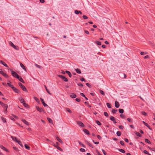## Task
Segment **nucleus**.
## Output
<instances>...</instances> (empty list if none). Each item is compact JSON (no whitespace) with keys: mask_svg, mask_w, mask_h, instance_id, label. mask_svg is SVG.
<instances>
[{"mask_svg":"<svg viewBox=\"0 0 155 155\" xmlns=\"http://www.w3.org/2000/svg\"><path fill=\"white\" fill-rule=\"evenodd\" d=\"M121 117L122 118H124L125 117V116L124 114H120V115Z\"/></svg>","mask_w":155,"mask_h":155,"instance_id":"49530a36","label":"nucleus"},{"mask_svg":"<svg viewBox=\"0 0 155 155\" xmlns=\"http://www.w3.org/2000/svg\"><path fill=\"white\" fill-rule=\"evenodd\" d=\"M0 147L2 149H3L6 152H8V150L5 147H4L3 146L1 145L0 146Z\"/></svg>","mask_w":155,"mask_h":155,"instance_id":"4468645a","label":"nucleus"},{"mask_svg":"<svg viewBox=\"0 0 155 155\" xmlns=\"http://www.w3.org/2000/svg\"><path fill=\"white\" fill-rule=\"evenodd\" d=\"M100 93L103 95H104V92L102 90H100Z\"/></svg>","mask_w":155,"mask_h":155,"instance_id":"09e8293b","label":"nucleus"},{"mask_svg":"<svg viewBox=\"0 0 155 155\" xmlns=\"http://www.w3.org/2000/svg\"><path fill=\"white\" fill-rule=\"evenodd\" d=\"M121 75H123L124 76V78H126L127 76H126V75L125 74L123 73H121Z\"/></svg>","mask_w":155,"mask_h":155,"instance_id":"680f3d73","label":"nucleus"},{"mask_svg":"<svg viewBox=\"0 0 155 155\" xmlns=\"http://www.w3.org/2000/svg\"><path fill=\"white\" fill-rule=\"evenodd\" d=\"M77 124L80 126L82 127H84L85 125L81 121H77Z\"/></svg>","mask_w":155,"mask_h":155,"instance_id":"423d86ee","label":"nucleus"},{"mask_svg":"<svg viewBox=\"0 0 155 155\" xmlns=\"http://www.w3.org/2000/svg\"><path fill=\"white\" fill-rule=\"evenodd\" d=\"M118 110L119 113L121 114H123L124 112V110L123 109H119Z\"/></svg>","mask_w":155,"mask_h":155,"instance_id":"b1692460","label":"nucleus"},{"mask_svg":"<svg viewBox=\"0 0 155 155\" xmlns=\"http://www.w3.org/2000/svg\"><path fill=\"white\" fill-rule=\"evenodd\" d=\"M80 94L81 96L84 97L86 100H88V98L86 97H85V95L83 93H81Z\"/></svg>","mask_w":155,"mask_h":155,"instance_id":"c756f323","label":"nucleus"},{"mask_svg":"<svg viewBox=\"0 0 155 155\" xmlns=\"http://www.w3.org/2000/svg\"><path fill=\"white\" fill-rule=\"evenodd\" d=\"M2 106L4 108L6 109V110H5V111H6V112H7V109L8 107V105L6 104H4L3 105H2Z\"/></svg>","mask_w":155,"mask_h":155,"instance_id":"9d476101","label":"nucleus"},{"mask_svg":"<svg viewBox=\"0 0 155 155\" xmlns=\"http://www.w3.org/2000/svg\"><path fill=\"white\" fill-rule=\"evenodd\" d=\"M10 70L11 72V74L15 78H17L19 77V75L15 72L13 71L11 69H8Z\"/></svg>","mask_w":155,"mask_h":155,"instance_id":"f257e3e1","label":"nucleus"},{"mask_svg":"<svg viewBox=\"0 0 155 155\" xmlns=\"http://www.w3.org/2000/svg\"><path fill=\"white\" fill-rule=\"evenodd\" d=\"M0 73L2 74L3 76H4L6 78H8V75L5 73L4 72L2 71H0Z\"/></svg>","mask_w":155,"mask_h":155,"instance_id":"20e7f679","label":"nucleus"},{"mask_svg":"<svg viewBox=\"0 0 155 155\" xmlns=\"http://www.w3.org/2000/svg\"><path fill=\"white\" fill-rule=\"evenodd\" d=\"M21 120L26 125H29V123L25 119H22Z\"/></svg>","mask_w":155,"mask_h":155,"instance_id":"f8f14e48","label":"nucleus"},{"mask_svg":"<svg viewBox=\"0 0 155 155\" xmlns=\"http://www.w3.org/2000/svg\"><path fill=\"white\" fill-rule=\"evenodd\" d=\"M143 122L144 124L149 129H150V128L149 126V125L147 123H146L145 122H144L143 121Z\"/></svg>","mask_w":155,"mask_h":155,"instance_id":"a211bd4d","label":"nucleus"},{"mask_svg":"<svg viewBox=\"0 0 155 155\" xmlns=\"http://www.w3.org/2000/svg\"><path fill=\"white\" fill-rule=\"evenodd\" d=\"M16 142L18 143L21 146H22V143H21V142L20 141H19V140H17L16 141Z\"/></svg>","mask_w":155,"mask_h":155,"instance_id":"ea45409f","label":"nucleus"},{"mask_svg":"<svg viewBox=\"0 0 155 155\" xmlns=\"http://www.w3.org/2000/svg\"><path fill=\"white\" fill-rule=\"evenodd\" d=\"M18 85L22 90L25 92H27V90L25 87L21 83L19 82L18 83Z\"/></svg>","mask_w":155,"mask_h":155,"instance_id":"f03ea898","label":"nucleus"},{"mask_svg":"<svg viewBox=\"0 0 155 155\" xmlns=\"http://www.w3.org/2000/svg\"><path fill=\"white\" fill-rule=\"evenodd\" d=\"M10 45L13 48H14V49L16 50H18V49L17 48H18L13 43H12V42H10Z\"/></svg>","mask_w":155,"mask_h":155,"instance_id":"6e6552de","label":"nucleus"},{"mask_svg":"<svg viewBox=\"0 0 155 155\" xmlns=\"http://www.w3.org/2000/svg\"><path fill=\"white\" fill-rule=\"evenodd\" d=\"M104 115L105 116H106V117H108V114L107 112H104Z\"/></svg>","mask_w":155,"mask_h":155,"instance_id":"de8ad7c7","label":"nucleus"},{"mask_svg":"<svg viewBox=\"0 0 155 155\" xmlns=\"http://www.w3.org/2000/svg\"><path fill=\"white\" fill-rule=\"evenodd\" d=\"M65 72L68 75L69 77H71L72 76L71 74V72L68 71H65Z\"/></svg>","mask_w":155,"mask_h":155,"instance_id":"6ab92c4d","label":"nucleus"},{"mask_svg":"<svg viewBox=\"0 0 155 155\" xmlns=\"http://www.w3.org/2000/svg\"><path fill=\"white\" fill-rule=\"evenodd\" d=\"M79 11H78V10H75V11L74 12V13L76 14H78L79 13Z\"/></svg>","mask_w":155,"mask_h":155,"instance_id":"6e6d98bb","label":"nucleus"},{"mask_svg":"<svg viewBox=\"0 0 155 155\" xmlns=\"http://www.w3.org/2000/svg\"><path fill=\"white\" fill-rule=\"evenodd\" d=\"M75 100L77 102H79L81 101V99L79 98H76Z\"/></svg>","mask_w":155,"mask_h":155,"instance_id":"e2e57ef3","label":"nucleus"},{"mask_svg":"<svg viewBox=\"0 0 155 155\" xmlns=\"http://www.w3.org/2000/svg\"><path fill=\"white\" fill-rule=\"evenodd\" d=\"M20 102L21 103L23 104L24 102H25V101H24V99L22 98H21L20 99Z\"/></svg>","mask_w":155,"mask_h":155,"instance_id":"5701e85b","label":"nucleus"},{"mask_svg":"<svg viewBox=\"0 0 155 155\" xmlns=\"http://www.w3.org/2000/svg\"><path fill=\"white\" fill-rule=\"evenodd\" d=\"M0 63L2 64L4 66H5L6 67H8L7 65L5 62H4L3 61H2L1 60H0Z\"/></svg>","mask_w":155,"mask_h":155,"instance_id":"2eb2a0df","label":"nucleus"},{"mask_svg":"<svg viewBox=\"0 0 155 155\" xmlns=\"http://www.w3.org/2000/svg\"><path fill=\"white\" fill-rule=\"evenodd\" d=\"M54 146L55 147H56V148H57L59 150H61V147H59L57 145H55V144H54Z\"/></svg>","mask_w":155,"mask_h":155,"instance_id":"412c9836","label":"nucleus"},{"mask_svg":"<svg viewBox=\"0 0 155 155\" xmlns=\"http://www.w3.org/2000/svg\"><path fill=\"white\" fill-rule=\"evenodd\" d=\"M117 111V110H115V109H112V112L113 114H115L116 113V112Z\"/></svg>","mask_w":155,"mask_h":155,"instance_id":"f704fd0d","label":"nucleus"},{"mask_svg":"<svg viewBox=\"0 0 155 155\" xmlns=\"http://www.w3.org/2000/svg\"><path fill=\"white\" fill-rule=\"evenodd\" d=\"M96 43L98 45H101V43L100 41H96Z\"/></svg>","mask_w":155,"mask_h":155,"instance_id":"58836bf2","label":"nucleus"},{"mask_svg":"<svg viewBox=\"0 0 155 155\" xmlns=\"http://www.w3.org/2000/svg\"><path fill=\"white\" fill-rule=\"evenodd\" d=\"M17 78H18L19 80L21 82L23 83H25V81L22 79V78L20 77L19 76V77H18Z\"/></svg>","mask_w":155,"mask_h":155,"instance_id":"1a4fd4ad","label":"nucleus"},{"mask_svg":"<svg viewBox=\"0 0 155 155\" xmlns=\"http://www.w3.org/2000/svg\"><path fill=\"white\" fill-rule=\"evenodd\" d=\"M10 118L11 120H12L13 121H15V118H14L13 117H12L11 116L10 117Z\"/></svg>","mask_w":155,"mask_h":155,"instance_id":"052dcab7","label":"nucleus"},{"mask_svg":"<svg viewBox=\"0 0 155 155\" xmlns=\"http://www.w3.org/2000/svg\"><path fill=\"white\" fill-rule=\"evenodd\" d=\"M23 105L25 107H27L28 106V104H26V103H25V102H24V103H23Z\"/></svg>","mask_w":155,"mask_h":155,"instance_id":"864d4df0","label":"nucleus"},{"mask_svg":"<svg viewBox=\"0 0 155 155\" xmlns=\"http://www.w3.org/2000/svg\"><path fill=\"white\" fill-rule=\"evenodd\" d=\"M143 153H145V154H148V152L146 150H144V151H143Z\"/></svg>","mask_w":155,"mask_h":155,"instance_id":"774afa93","label":"nucleus"},{"mask_svg":"<svg viewBox=\"0 0 155 155\" xmlns=\"http://www.w3.org/2000/svg\"><path fill=\"white\" fill-rule=\"evenodd\" d=\"M115 106L116 108H118L119 107L120 105L119 102L117 101H116L115 103Z\"/></svg>","mask_w":155,"mask_h":155,"instance_id":"9b49d317","label":"nucleus"},{"mask_svg":"<svg viewBox=\"0 0 155 155\" xmlns=\"http://www.w3.org/2000/svg\"><path fill=\"white\" fill-rule=\"evenodd\" d=\"M11 137L12 139L14 141H16L17 140V138L11 136Z\"/></svg>","mask_w":155,"mask_h":155,"instance_id":"2f4dec72","label":"nucleus"},{"mask_svg":"<svg viewBox=\"0 0 155 155\" xmlns=\"http://www.w3.org/2000/svg\"><path fill=\"white\" fill-rule=\"evenodd\" d=\"M120 143L121 145L122 146L124 145V142L123 141H120Z\"/></svg>","mask_w":155,"mask_h":155,"instance_id":"5fc2aeb1","label":"nucleus"},{"mask_svg":"<svg viewBox=\"0 0 155 155\" xmlns=\"http://www.w3.org/2000/svg\"><path fill=\"white\" fill-rule=\"evenodd\" d=\"M56 138L57 140H58L59 142H60V143H63V141L62 140H61L60 138H59L58 137H56Z\"/></svg>","mask_w":155,"mask_h":155,"instance_id":"f3484780","label":"nucleus"},{"mask_svg":"<svg viewBox=\"0 0 155 155\" xmlns=\"http://www.w3.org/2000/svg\"><path fill=\"white\" fill-rule=\"evenodd\" d=\"M135 134L139 137H141L142 135L139 132H136L135 133Z\"/></svg>","mask_w":155,"mask_h":155,"instance_id":"cd10ccee","label":"nucleus"},{"mask_svg":"<svg viewBox=\"0 0 155 155\" xmlns=\"http://www.w3.org/2000/svg\"><path fill=\"white\" fill-rule=\"evenodd\" d=\"M119 127L120 129L121 130H123L124 128V127L122 125L119 126Z\"/></svg>","mask_w":155,"mask_h":155,"instance_id":"37998d69","label":"nucleus"},{"mask_svg":"<svg viewBox=\"0 0 155 155\" xmlns=\"http://www.w3.org/2000/svg\"><path fill=\"white\" fill-rule=\"evenodd\" d=\"M118 150L120 152H121L123 153H125V150L123 149H118Z\"/></svg>","mask_w":155,"mask_h":155,"instance_id":"bb28decb","label":"nucleus"},{"mask_svg":"<svg viewBox=\"0 0 155 155\" xmlns=\"http://www.w3.org/2000/svg\"><path fill=\"white\" fill-rule=\"evenodd\" d=\"M141 113L144 116H146L147 114V113L145 112H142Z\"/></svg>","mask_w":155,"mask_h":155,"instance_id":"13d9d810","label":"nucleus"},{"mask_svg":"<svg viewBox=\"0 0 155 155\" xmlns=\"http://www.w3.org/2000/svg\"><path fill=\"white\" fill-rule=\"evenodd\" d=\"M83 18L84 19H87L88 18V17L87 16H86L85 15H83Z\"/></svg>","mask_w":155,"mask_h":155,"instance_id":"3c124183","label":"nucleus"},{"mask_svg":"<svg viewBox=\"0 0 155 155\" xmlns=\"http://www.w3.org/2000/svg\"><path fill=\"white\" fill-rule=\"evenodd\" d=\"M12 115L15 118V119H18V117L16 116H15V115H14V114H12Z\"/></svg>","mask_w":155,"mask_h":155,"instance_id":"a18cd8bd","label":"nucleus"},{"mask_svg":"<svg viewBox=\"0 0 155 155\" xmlns=\"http://www.w3.org/2000/svg\"><path fill=\"white\" fill-rule=\"evenodd\" d=\"M12 88L15 93H19L20 91H19V90L17 88L14 87V86Z\"/></svg>","mask_w":155,"mask_h":155,"instance_id":"39448f33","label":"nucleus"},{"mask_svg":"<svg viewBox=\"0 0 155 155\" xmlns=\"http://www.w3.org/2000/svg\"><path fill=\"white\" fill-rule=\"evenodd\" d=\"M58 77L61 78L62 80H63L65 82H67L68 81V79L63 75H58Z\"/></svg>","mask_w":155,"mask_h":155,"instance_id":"7ed1b4c3","label":"nucleus"},{"mask_svg":"<svg viewBox=\"0 0 155 155\" xmlns=\"http://www.w3.org/2000/svg\"><path fill=\"white\" fill-rule=\"evenodd\" d=\"M80 80L82 81H85V79L83 78H81L80 79Z\"/></svg>","mask_w":155,"mask_h":155,"instance_id":"338daca9","label":"nucleus"},{"mask_svg":"<svg viewBox=\"0 0 155 155\" xmlns=\"http://www.w3.org/2000/svg\"><path fill=\"white\" fill-rule=\"evenodd\" d=\"M127 120L130 122H132V120L130 118H127Z\"/></svg>","mask_w":155,"mask_h":155,"instance_id":"bf43d9fd","label":"nucleus"},{"mask_svg":"<svg viewBox=\"0 0 155 155\" xmlns=\"http://www.w3.org/2000/svg\"><path fill=\"white\" fill-rule=\"evenodd\" d=\"M46 90L47 92L50 95L51 94V93L49 91L48 89H46Z\"/></svg>","mask_w":155,"mask_h":155,"instance_id":"0e129e2a","label":"nucleus"},{"mask_svg":"<svg viewBox=\"0 0 155 155\" xmlns=\"http://www.w3.org/2000/svg\"><path fill=\"white\" fill-rule=\"evenodd\" d=\"M80 150L81 152H84L85 151V150L84 149L82 148H81Z\"/></svg>","mask_w":155,"mask_h":155,"instance_id":"8fccbe9b","label":"nucleus"},{"mask_svg":"<svg viewBox=\"0 0 155 155\" xmlns=\"http://www.w3.org/2000/svg\"><path fill=\"white\" fill-rule=\"evenodd\" d=\"M36 109L39 112H41L42 111H43V109L41 108H40L38 106L36 107Z\"/></svg>","mask_w":155,"mask_h":155,"instance_id":"0eeeda50","label":"nucleus"},{"mask_svg":"<svg viewBox=\"0 0 155 155\" xmlns=\"http://www.w3.org/2000/svg\"><path fill=\"white\" fill-rule=\"evenodd\" d=\"M110 119L112 120V121H113L115 119V118L114 117H113V116H111L110 117Z\"/></svg>","mask_w":155,"mask_h":155,"instance_id":"a19ab883","label":"nucleus"},{"mask_svg":"<svg viewBox=\"0 0 155 155\" xmlns=\"http://www.w3.org/2000/svg\"><path fill=\"white\" fill-rule=\"evenodd\" d=\"M25 147L26 149H27L28 150H29L30 149V147L27 144H25Z\"/></svg>","mask_w":155,"mask_h":155,"instance_id":"a878e982","label":"nucleus"},{"mask_svg":"<svg viewBox=\"0 0 155 155\" xmlns=\"http://www.w3.org/2000/svg\"><path fill=\"white\" fill-rule=\"evenodd\" d=\"M76 71L78 74H81V70L80 69H78V68L76 69Z\"/></svg>","mask_w":155,"mask_h":155,"instance_id":"c85d7f7f","label":"nucleus"},{"mask_svg":"<svg viewBox=\"0 0 155 155\" xmlns=\"http://www.w3.org/2000/svg\"><path fill=\"white\" fill-rule=\"evenodd\" d=\"M34 99L37 101V102H38L39 101V99L36 97H34Z\"/></svg>","mask_w":155,"mask_h":155,"instance_id":"79ce46f5","label":"nucleus"},{"mask_svg":"<svg viewBox=\"0 0 155 155\" xmlns=\"http://www.w3.org/2000/svg\"><path fill=\"white\" fill-rule=\"evenodd\" d=\"M106 104H107V107L108 108H111V105L109 103H107Z\"/></svg>","mask_w":155,"mask_h":155,"instance_id":"473e14b6","label":"nucleus"},{"mask_svg":"<svg viewBox=\"0 0 155 155\" xmlns=\"http://www.w3.org/2000/svg\"><path fill=\"white\" fill-rule=\"evenodd\" d=\"M71 97L72 98H75L77 96L76 94L74 93H72L70 95Z\"/></svg>","mask_w":155,"mask_h":155,"instance_id":"dca6fc26","label":"nucleus"},{"mask_svg":"<svg viewBox=\"0 0 155 155\" xmlns=\"http://www.w3.org/2000/svg\"><path fill=\"white\" fill-rule=\"evenodd\" d=\"M66 110H67V111L68 112H69V113H72L71 111V110L70 109H69L68 108H66Z\"/></svg>","mask_w":155,"mask_h":155,"instance_id":"4c0bfd02","label":"nucleus"},{"mask_svg":"<svg viewBox=\"0 0 155 155\" xmlns=\"http://www.w3.org/2000/svg\"><path fill=\"white\" fill-rule=\"evenodd\" d=\"M116 134H117V135L118 136H120L121 134V132L119 131H117V132Z\"/></svg>","mask_w":155,"mask_h":155,"instance_id":"7c9ffc66","label":"nucleus"},{"mask_svg":"<svg viewBox=\"0 0 155 155\" xmlns=\"http://www.w3.org/2000/svg\"><path fill=\"white\" fill-rule=\"evenodd\" d=\"M96 124H97L98 125H101V123L99 121L96 120Z\"/></svg>","mask_w":155,"mask_h":155,"instance_id":"c9c22d12","label":"nucleus"},{"mask_svg":"<svg viewBox=\"0 0 155 155\" xmlns=\"http://www.w3.org/2000/svg\"><path fill=\"white\" fill-rule=\"evenodd\" d=\"M40 99L44 106L46 107L48 106V105L45 103L44 100L42 98H41Z\"/></svg>","mask_w":155,"mask_h":155,"instance_id":"ddd939ff","label":"nucleus"},{"mask_svg":"<svg viewBox=\"0 0 155 155\" xmlns=\"http://www.w3.org/2000/svg\"><path fill=\"white\" fill-rule=\"evenodd\" d=\"M7 84L9 87H11V88H12L13 86L12 85L10 84L9 83H7Z\"/></svg>","mask_w":155,"mask_h":155,"instance_id":"e433bc0d","label":"nucleus"},{"mask_svg":"<svg viewBox=\"0 0 155 155\" xmlns=\"http://www.w3.org/2000/svg\"><path fill=\"white\" fill-rule=\"evenodd\" d=\"M97 138L99 139V140H101V137L99 135H97Z\"/></svg>","mask_w":155,"mask_h":155,"instance_id":"69168bd1","label":"nucleus"},{"mask_svg":"<svg viewBox=\"0 0 155 155\" xmlns=\"http://www.w3.org/2000/svg\"><path fill=\"white\" fill-rule=\"evenodd\" d=\"M144 59H149L150 58L148 55H146L144 57Z\"/></svg>","mask_w":155,"mask_h":155,"instance_id":"4d7b16f0","label":"nucleus"},{"mask_svg":"<svg viewBox=\"0 0 155 155\" xmlns=\"http://www.w3.org/2000/svg\"><path fill=\"white\" fill-rule=\"evenodd\" d=\"M20 64L21 67L23 68V69L25 70L26 69H25V67L24 66V65L22 64L21 63H20Z\"/></svg>","mask_w":155,"mask_h":155,"instance_id":"aec40b11","label":"nucleus"},{"mask_svg":"<svg viewBox=\"0 0 155 155\" xmlns=\"http://www.w3.org/2000/svg\"><path fill=\"white\" fill-rule=\"evenodd\" d=\"M47 119L48 120V121H49V122L50 123H53V121H52V119L50 118H49V117H48L47 118Z\"/></svg>","mask_w":155,"mask_h":155,"instance_id":"393cba45","label":"nucleus"},{"mask_svg":"<svg viewBox=\"0 0 155 155\" xmlns=\"http://www.w3.org/2000/svg\"><path fill=\"white\" fill-rule=\"evenodd\" d=\"M2 120L3 122H6L5 119L3 117H2Z\"/></svg>","mask_w":155,"mask_h":155,"instance_id":"603ef678","label":"nucleus"},{"mask_svg":"<svg viewBox=\"0 0 155 155\" xmlns=\"http://www.w3.org/2000/svg\"><path fill=\"white\" fill-rule=\"evenodd\" d=\"M86 84L87 86H88V87H89L90 88H91V85L90 84H89L88 83H86Z\"/></svg>","mask_w":155,"mask_h":155,"instance_id":"c03bdc74","label":"nucleus"},{"mask_svg":"<svg viewBox=\"0 0 155 155\" xmlns=\"http://www.w3.org/2000/svg\"><path fill=\"white\" fill-rule=\"evenodd\" d=\"M145 141L148 143H149V144H150V140H149L148 139H145Z\"/></svg>","mask_w":155,"mask_h":155,"instance_id":"72a5a7b5","label":"nucleus"},{"mask_svg":"<svg viewBox=\"0 0 155 155\" xmlns=\"http://www.w3.org/2000/svg\"><path fill=\"white\" fill-rule=\"evenodd\" d=\"M83 131L84 132L87 134H89V131L86 129H84L83 130Z\"/></svg>","mask_w":155,"mask_h":155,"instance_id":"4be33fe9","label":"nucleus"}]
</instances>
